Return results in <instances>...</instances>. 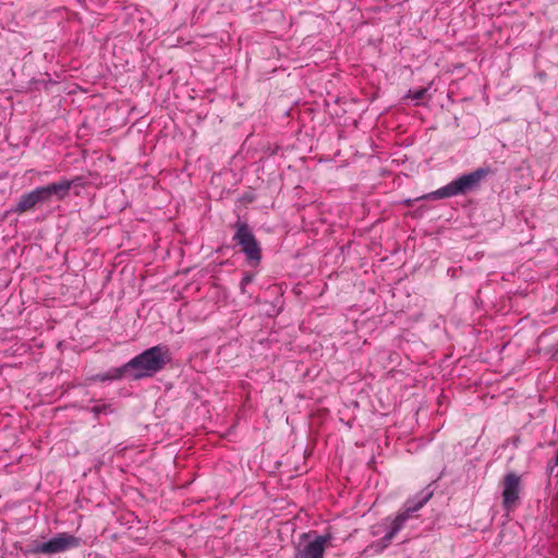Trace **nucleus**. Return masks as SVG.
<instances>
[{"label":"nucleus","mask_w":558,"mask_h":558,"mask_svg":"<svg viewBox=\"0 0 558 558\" xmlns=\"http://www.w3.org/2000/svg\"><path fill=\"white\" fill-rule=\"evenodd\" d=\"M433 495L434 489L432 488V485H428L414 497L408 499L402 510L393 519L389 517L387 518L388 531L378 542L373 543L369 548L375 553H380L387 548L392 538L405 526L410 519L414 518L415 512H417L433 497Z\"/></svg>","instance_id":"obj_1"},{"label":"nucleus","mask_w":558,"mask_h":558,"mask_svg":"<svg viewBox=\"0 0 558 558\" xmlns=\"http://www.w3.org/2000/svg\"><path fill=\"white\" fill-rule=\"evenodd\" d=\"M171 355L167 345L151 347L123 364L126 376L134 380L153 377L170 362Z\"/></svg>","instance_id":"obj_2"},{"label":"nucleus","mask_w":558,"mask_h":558,"mask_svg":"<svg viewBox=\"0 0 558 558\" xmlns=\"http://www.w3.org/2000/svg\"><path fill=\"white\" fill-rule=\"evenodd\" d=\"M492 173L489 167H480L472 172L459 175L440 189L423 195L418 199H442L466 195L478 190L482 182Z\"/></svg>","instance_id":"obj_3"},{"label":"nucleus","mask_w":558,"mask_h":558,"mask_svg":"<svg viewBox=\"0 0 558 558\" xmlns=\"http://www.w3.org/2000/svg\"><path fill=\"white\" fill-rule=\"evenodd\" d=\"M232 229L234 230L232 240L241 247L247 265L253 268L259 266L263 257L262 247L251 227L247 222L238 219Z\"/></svg>","instance_id":"obj_4"},{"label":"nucleus","mask_w":558,"mask_h":558,"mask_svg":"<svg viewBox=\"0 0 558 558\" xmlns=\"http://www.w3.org/2000/svg\"><path fill=\"white\" fill-rule=\"evenodd\" d=\"M81 545V539L68 533H59L48 542L34 541L27 548L28 554H58L76 548Z\"/></svg>","instance_id":"obj_5"},{"label":"nucleus","mask_w":558,"mask_h":558,"mask_svg":"<svg viewBox=\"0 0 558 558\" xmlns=\"http://www.w3.org/2000/svg\"><path fill=\"white\" fill-rule=\"evenodd\" d=\"M332 539L330 533L315 535L314 539L295 546L294 558H324L327 544Z\"/></svg>","instance_id":"obj_6"},{"label":"nucleus","mask_w":558,"mask_h":558,"mask_svg":"<svg viewBox=\"0 0 558 558\" xmlns=\"http://www.w3.org/2000/svg\"><path fill=\"white\" fill-rule=\"evenodd\" d=\"M520 477L515 473H508L504 480L502 504L510 510L519 499Z\"/></svg>","instance_id":"obj_7"},{"label":"nucleus","mask_w":558,"mask_h":558,"mask_svg":"<svg viewBox=\"0 0 558 558\" xmlns=\"http://www.w3.org/2000/svg\"><path fill=\"white\" fill-rule=\"evenodd\" d=\"M40 204H45V201L39 187H36L31 192L23 194L11 211L21 215L35 209V207Z\"/></svg>","instance_id":"obj_8"},{"label":"nucleus","mask_w":558,"mask_h":558,"mask_svg":"<svg viewBox=\"0 0 558 558\" xmlns=\"http://www.w3.org/2000/svg\"><path fill=\"white\" fill-rule=\"evenodd\" d=\"M38 187L41 192L45 203H50L52 198L63 201L69 196V184H65L63 180Z\"/></svg>","instance_id":"obj_9"},{"label":"nucleus","mask_w":558,"mask_h":558,"mask_svg":"<svg viewBox=\"0 0 558 558\" xmlns=\"http://www.w3.org/2000/svg\"><path fill=\"white\" fill-rule=\"evenodd\" d=\"M126 376L123 365L120 367L110 368L107 373L97 374L93 377V380L107 381L118 380Z\"/></svg>","instance_id":"obj_10"},{"label":"nucleus","mask_w":558,"mask_h":558,"mask_svg":"<svg viewBox=\"0 0 558 558\" xmlns=\"http://www.w3.org/2000/svg\"><path fill=\"white\" fill-rule=\"evenodd\" d=\"M90 412L94 414L96 420H99V416L101 414H111L113 412V408L111 403H101L98 405H95L90 409Z\"/></svg>","instance_id":"obj_11"},{"label":"nucleus","mask_w":558,"mask_h":558,"mask_svg":"<svg viewBox=\"0 0 558 558\" xmlns=\"http://www.w3.org/2000/svg\"><path fill=\"white\" fill-rule=\"evenodd\" d=\"M388 531V521H387V518L384 519L381 522L375 524L372 526L371 529V533L373 536H380L381 537L386 534V532Z\"/></svg>","instance_id":"obj_12"},{"label":"nucleus","mask_w":558,"mask_h":558,"mask_svg":"<svg viewBox=\"0 0 558 558\" xmlns=\"http://www.w3.org/2000/svg\"><path fill=\"white\" fill-rule=\"evenodd\" d=\"M254 277H255V275L251 271L244 272V275L241 279V282H240V290H241L242 294L246 293V287L253 282Z\"/></svg>","instance_id":"obj_13"},{"label":"nucleus","mask_w":558,"mask_h":558,"mask_svg":"<svg viewBox=\"0 0 558 558\" xmlns=\"http://www.w3.org/2000/svg\"><path fill=\"white\" fill-rule=\"evenodd\" d=\"M65 184H69V191L74 186H84V181L82 177H74L71 180L63 179Z\"/></svg>","instance_id":"obj_14"},{"label":"nucleus","mask_w":558,"mask_h":558,"mask_svg":"<svg viewBox=\"0 0 558 558\" xmlns=\"http://www.w3.org/2000/svg\"><path fill=\"white\" fill-rule=\"evenodd\" d=\"M557 466H558V452L555 456V458L549 460L548 463H547V471H548V473L551 474L554 472L555 468H557Z\"/></svg>","instance_id":"obj_15"},{"label":"nucleus","mask_w":558,"mask_h":558,"mask_svg":"<svg viewBox=\"0 0 558 558\" xmlns=\"http://www.w3.org/2000/svg\"><path fill=\"white\" fill-rule=\"evenodd\" d=\"M427 93L426 88H420L417 90H414L411 97L415 100H421L424 98L425 94Z\"/></svg>","instance_id":"obj_16"},{"label":"nucleus","mask_w":558,"mask_h":558,"mask_svg":"<svg viewBox=\"0 0 558 558\" xmlns=\"http://www.w3.org/2000/svg\"><path fill=\"white\" fill-rule=\"evenodd\" d=\"M310 535H311V534L303 533V534H302V536H301V538H302V539L308 538V537H310Z\"/></svg>","instance_id":"obj_17"}]
</instances>
